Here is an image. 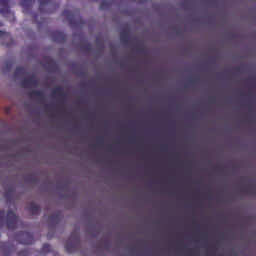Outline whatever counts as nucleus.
<instances>
[{
    "label": "nucleus",
    "mask_w": 256,
    "mask_h": 256,
    "mask_svg": "<svg viewBox=\"0 0 256 256\" xmlns=\"http://www.w3.org/2000/svg\"><path fill=\"white\" fill-rule=\"evenodd\" d=\"M81 246L80 236L78 229H75L70 233L69 238L66 241L65 249L68 253L77 252Z\"/></svg>",
    "instance_id": "f257e3e1"
},
{
    "label": "nucleus",
    "mask_w": 256,
    "mask_h": 256,
    "mask_svg": "<svg viewBox=\"0 0 256 256\" xmlns=\"http://www.w3.org/2000/svg\"><path fill=\"white\" fill-rule=\"evenodd\" d=\"M0 15L11 23L16 21L15 13L10 10V0H0Z\"/></svg>",
    "instance_id": "f03ea898"
},
{
    "label": "nucleus",
    "mask_w": 256,
    "mask_h": 256,
    "mask_svg": "<svg viewBox=\"0 0 256 256\" xmlns=\"http://www.w3.org/2000/svg\"><path fill=\"white\" fill-rule=\"evenodd\" d=\"M39 3L40 13H54V10L57 8L55 0H40Z\"/></svg>",
    "instance_id": "7ed1b4c3"
},
{
    "label": "nucleus",
    "mask_w": 256,
    "mask_h": 256,
    "mask_svg": "<svg viewBox=\"0 0 256 256\" xmlns=\"http://www.w3.org/2000/svg\"><path fill=\"white\" fill-rule=\"evenodd\" d=\"M16 241L20 244L30 245L34 243V237L30 232H19L16 234Z\"/></svg>",
    "instance_id": "20e7f679"
},
{
    "label": "nucleus",
    "mask_w": 256,
    "mask_h": 256,
    "mask_svg": "<svg viewBox=\"0 0 256 256\" xmlns=\"http://www.w3.org/2000/svg\"><path fill=\"white\" fill-rule=\"evenodd\" d=\"M19 222L18 216L13 211H8L6 216V226L7 229L13 230L17 228V224Z\"/></svg>",
    "instance_id": "39448f33"
},
{
    "label": "nucleus",
    "mask_w": 256,
    "mask_h": 256,
    "mask_svg": "<svg viewBox=\"0 0 256 256\" xmlns=\"http://www.w3.org/2000/svg\"><path fill=\"white\" fill-rule=\"evenodd\" d=\"M39 85L38 79L34 75L28 76L27 78H24L21 81V87L23 88H31V87H36Z\"/></svg>",
    "instance_id": "423d86ee"
},
{
    "label": "nucleus",
    "mask_w": 256,
    "mask_h": 256,
    "mask_svg": "<svg viewBox=\"0 0 256 256\" xmlns=\"http://www.w3.org/2000/svg\"><path fill=\"white\" fill-rule=\"evenodd\" d=\"M0 250H2L4 256H10L11 253L15 252L16 246L13 245L10 241L3 242L0 244Z\"/></svg>",
    "instance_id": "0eeeda50"
},
{
    "label": "nucleus",
    "mask_w": 256,
    "mask_h": 256,
    "mask_svg": "<svg viewBox=\"0 0 256 256\" xmlns=\"http://www.w3.org/2000/svg\"><path fill=\"white\" fill-rule=\"evenodd\" d=\"M62 218V212H53L49 216L48 222L50 223V226H56L58 223H61Z\"/></svg>",
    "instance_id": "6e6552de"
},
{
    "label": "nucleus",
    "mask_w": 256,
    "mask_h": 256,
    "mask_svg": "<svg viewBox=\"0 0 256 256\" xmlns=\"http://www.w3.org/2000/svg\"><path fill=\"white\" fill-rule=\"evenodd\" d=\"M53 42L64 43L66 41V34L61 31H53L51 34Z\"/></svg>",
    "instance_id": "1a4fd4ad"
},
{
    "label": "nucleus",
    "mask_w": 256,
    "mask_h": 256,
    "mask_svg": "<svg viewBox=\"0 0 256 256\" xmlns=\"http://www.w3.org/2000/svg\"><path fill=\"white\" fill-rule=\"evenodd\" d=\"M36 0H22L20 5L23 9V13L27 14L30 13L32 10L33 5L35 4Z\"/></svg>",
    "instance_id": "9d476101"
},
{
    "label": "nucleus",
    "mask_w": 256,
    "mask_h": 256,
    "mask_svg": "<svg viewBox=\"0 0 256 256\" xmlns=\"http://www.w3.org/2000/svg\"><path fill=\"white\" fill-rule=\"evenodd\" d=\"M29 213L33 216H38L41 212V207L34 202H31L28 207Z\"/></svg>",
    "instance_id": "9b49d317"
},
{
    "label": "nucleus",
    "mask_w": 256,
    "mask_h": 256,
    "mask_svg": "<svg viewBox=\"0 0 256 256\" xmlns=\"http://www.w3.org/2000/svg\"><path fill=\"white\" fill-rule=\"evenodd\" d=\"M62 16H64L67 21L69 22L70 25H78L77 22H74L73 19H74V14L72 11L70 10H64V12H62Z\"/></svg>",
    "instance_id": "f8f14e48"
},
{
    "label": "nucleus",
    "mask_w": 256,
    "mask_h": 256,
    "mask_svg": "<svg viewBox=\"0 0 256 256\" xmlns=\"http://www.w3.org/2000/svg\"><path fill=\"white\" fill-rule=\"evenodd\" d=\"M130 30L128 29H123L120 32V40L123 44H128L129 43V38H130Z\"/></svg>",
    "instance_id": "ddd939ff"
},
{
    "label": "nucleus",
    "mask_w": 256,
    "mask_h": 256,
    "mask_svg": "<svg viewBox=\"0 0 256 256\" xmlns=\"http://www.w3.org/2000/svg\"><path fill=\"white\" fill-rule=\"evenodd\" d=\"M28 96L33 99L43 100L45 98V94L40 90H33L28 93Z\"/></svg>",
    "instance_id": "4468645a"
},
{
    "label": "nucleus",
    "mask_w": 256,
    "mask_h": 256,
    "mask_svg": "<svg viewBox=\"0 0 256 256\" xmlns=\"http://www.w3.org/2000/svg\"><path fill=\"white\" fill-rule=\"evenodd\" d=\"M27 75V70L24 67H16L15 71H14V76L15 77H21Z\"/></svg>",
    "instance_id": "2eb2a0df"
},
{
    "label": "nucleus",
    "mask_w": 256,
    "mask_h": 256,
    "mask_svg": "<svg viewBox=\"0 0 256 256\" xmlns=\"http://www.w3.org/2000/svg\"><path fill=\"white\" fill-rule=\"evenodd\" d=\"M55 96H59L61 98L64 96V89H63V87L58 86L56 89H54L52 91V97H55Z\"/></svg>",
    "instance_id": "dca6fc26"
},
{
    "label": "nucleus",
    "mask_w": 256,
    "mask_h": 256,
    "mask_svg": "<svg viewBox=\"0 0 256 256\" xmlns=\"http://www.w3.org/2000/svg\"><path fill=\"white\" fill-rule=\"evenodd\" d=\"M13 192V187H10V189L7 192H5L4 197L7 199L8 202L11 201V196L13 195Z\"/></svg>",
    "instance_id": "f3484780"
},
{
    "label": "nucleus",
    "mask_w": 256,
    "mask_h": 256,
    "mask_svg": "<svg viewBox=\"0 0 256 256\" xmlns=\"http://www.w3.org/2000/svg\"><path fill=\"white\" fill-rule=\"evenodd\" d=\"M110 7V2L108 1H102L100 2V9L106 10Z\"/></svg>",
    "instance_id": "a211bd4d"
},
{
    "label": "nucleus",
    "mask_w": 256,
    "mask_h": 256,
    "mask_svg": "<svg viewBox=\"0 0 256 256\" xmlns=\"http://www.w3.org/2000/svg\"><path fill=\"white\" fill-rule=\"evenodd\" d=\"M12 68V63L11 62H7L5 64V66H3V72H10Z\"/></svg>",
    "instance_id": "6ab92c4d"
},
{
    "label": "nucleus",
    "mask_w": 256,
    "mask_h": 256,
    "mask_svg": "<svg viewBox=\"0 0 256 256\" xmlns=\"http://www.w3.org/2000/svg\"><path fill=\"white\" fill-rule=\"evenodd\" d=\"M4 216L5 212L3 210H0V228H2L4 225Z\"/></svg>",
    "instance_id": "aec40b11"
},
{
    "label": "nucleus",
    "mask_w": 256,
    "mask_h": 256,
    "mask_svg": "<svg viewBox=\"0 0 256 256\" xmlns=\"http://www.w3.org/2000/svg\"><path fill=\"white\" fill-rule=\"evenodd\" d=\"M51 251V246L49 244H44L42 247V253H49Z\"/></svg>",
    "instance_id": "412c9836"
},
{
    "label": "nucleus",
    "mask_w": 256,
    "mask_h": 256,
    "mask_svg": "<svg viewBox=\"0 0 256 256\" xmlns=\"http://www.w3.org/2000/svg\"><path fill=\"white\" fill-rule=\"evenodd\" d=\"M31 252L28 249L22 250L18 253V256H30Z\"/></svg>",
    "instance_id": "4be33fe9"
},
{
    "label": "nucleus",
    "mask_w": 256,
    "mask_h": 256,
    "mask_svg": "<svg viewBox=\"0 0 256 256\" xmlns=\"http://www.w3.org/2000/svg\"><path fill=\"white\" fill-rule=\"evenodd\" d=\"M46 61H48V64L50 65V67H52V68L56 67V63L53 58L48 57V58H46Z\"/></svg>",
    "instance_id": "5701e85b"
},
{
    "label": "nucleus",
    "mask_w": 256,
    "mask_h": 256,
    "mask_svg": "<svg viewBox=\"0 0 256 256\" xmlns=\"http://www.w3.org/2000/svg\"><path fill=\"white\" fill-rule=\"evenodd\" d=\"M9 36L8 32L0 30V39L8 38Z\"/></svg>",
    "instance_id": "b1692460"
},
{
    "label": "nucleus",
    "mask_w": 256,
    "mask_h": 256,
    "mask_svg": "<svg viewBox=\"0 0 256 256\" xmlns=\"http://www.w3.org/2000/svg\"><path fill=\"white\" fill-rule=\"evenodd\" d=\"M32 17H33L34 23L39 24V22H38V14L32 13Z\"/></svg>",
    "instance_id": "393cba45"
},
{
    "label": "nucleus",
    "mask_w": 256,
    "mask_h": 256,
    "mask_svg": "<svg viewBox=\"0 0 256 256\" xmlns=\"http://www.w3.org/2000/svg\"><path fill=\"white\" fill-rule=\"evenodd\" d=\"M83 47L85 50H90L91 45L90 43H86Z\"/></svg>",
    "instance_id": "a878e982"
},
{
    "label": "nucleus",
    "mask_w": 256,
    "mask_h": 256,
    "mask_svg": "<svg viewBox=\"0 0 256 256\" xmlns=\"http://www.w3.org/2000/svg\"><path fill=\"white\" fill-rule=\"evenodd\" d=\"M45 108L51 111V109H53V105L47 104L45 105Z\"/></svg>",
    "instance_id": "bb28decb"
},
{
    "label": "nucleus",
    "mask_w": 256,
    "mask_h": 256,
    "mask_svg": "<svg viewBox=\"0 0 256 256\" xmlns=\"http://www.w3.org/2000/svg\"><path fill=\"white\" fill-rule=\"evenodd\" d=\"M187 253H188L189 256H193L194 255L193 249H188Z\"/></svg>",
    "instance_id": "cd10ccee"
},
{
    "label": "nucleus",
    "mask_w": 256,
    "mask_h": 256,
    "mask_svg": "<svg viewBox=\"0 0 256 256\" xmlns=\"http://www.w3.org/2000/svg\"><path fill=\"white\" fill-rule=\"evenodd\" d=\"M243 192L248 193V192H249V189H248V188H244V189H243Z\"/></svg>",
    "instance_id": "c85d7f7f"
},
{
    "label": "nucleus",
    "mask_w": 256,
    "mask_h": 256,
    "mask_svg": "<svg viewBox=\"0 0 256 256\" xmlns=\"http://www.w3.org/2000/svg\"><path fill=\"white\" fill-rule=\"evenodd\" d=\"M0 27H3V22H0Z\"/></svg>",
    "instance_id": "c756f323"
},
{
    "label": "nucleus",
    "mask_w": 256,
    "mask_h": 256,
    "mask_svg": "<svg viewBox=\"0 0 256 256\" xmlns=\"http://www.w3.org/2000/svg\"><path fill=\"white\" fill-rule=\"evenodd\" d=\"M6 47H10V45H9V44H6Z\"/></svg>",
    "instance_id": "7c9ffc66"
}]
</instances>
